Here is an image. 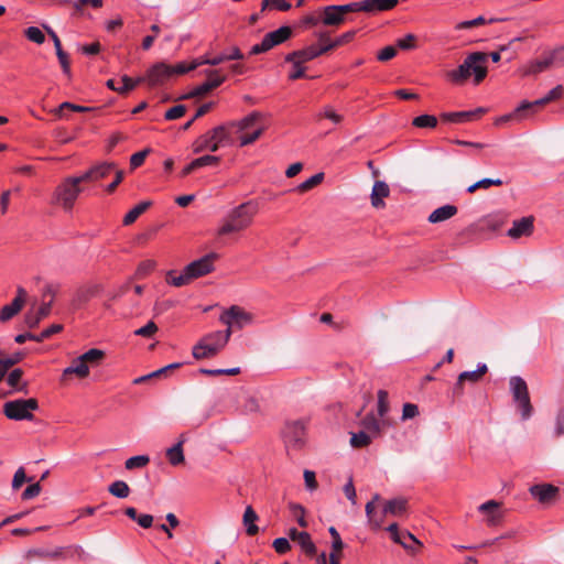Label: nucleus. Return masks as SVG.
Wrapping results in <instances>:
<instances>
[{"label":"nucleus","instance_id":"nucleus-61","mask_svg":"<svg viewBox=\"0 0 564 564\" xmlns=\"http://www.w3.org/2000/svg\"><path fill=\"white\" fill-rule=\"evenodd\" d=\"M155 267V262L153 260H145L139 264L135 271L137 278H143L148 275Z\"/></svg>","mask_w":564,"mask_h":564},{"label":"nucleus","instance_id":"nucleus-58","mask_svg":"<svg viewBox=\"0 0 564 564\" xmlns=\"http://www.w3.org/2000/svg\"><path fill=\"white\" fill-rule=\"evenodd\" d=\"M328 532H329L330 536L333 538V541H332L333 552L332 553L337 554V552L343 550L344 542L335 527H330L328 529Z\"/></svg>","mask_w":564,"mask_h":564},{"label":"nucleus","instance_id":"nucleus-59","mask_svg":"<svg viewBox=\"0 0 564 564\" xmlns=\"http://www.w3.org/2000/svg\"><path fill=\"white\" fill-rule=\"evenodd\" d=\"M355 34L356 31H348L346 33H343L340 36H338L336 40L328 44V51L350 42L354 39Z\"/></svg>","mask_w":564,"mask_h":564},{"label":"nucleus","instance_id":"nucleus-8","mask_svg":"<svg viewBox=\"0 0 564 564\" xmlns=\"http://www.w3.org/2000/svg\"><path fill=\"white\" fill-rule=\"evenodd\" d=\"M217 335V332H213L205 335L193 347V357L195 359H205L217 355L226 346L225 343H220V338Z\"/></svg>","mask_w":564,"mask_h":564},{"label":"nucleus","instance_id":"nucleus-4","mask_svg":"<svg viewBox=\"0 0 564 564\" xmlns=\"http://www.w3.org/2000/svg\"><path fill=\"white\" fill-rule=\"evenodd\" d=\"M82 183L84 182L79 175L63 178L52 194L51 204L61 207L66 213L72 212L77 198L84 192Z\"/></svg>","mask_w":564,"mask_h":564},{"label":"nucleus","instance_id":"nucleus-46","mask_svg":"<svg viewBox=\"0 0 564 564\" xmlns=\"http://www.w3.org/2000/svg\"><path fill=\"white\" fill-rule=\"evenodd\" d=\"M324 180V173H316L306 181L302 182L297 187L296 191L304 193L313 187L317 186L322 181Z\"/></svg>","mask_w":564,"mask_h":564},{"label":"nucleus","instance_id":"nucleus-28","mask_svg":"<svg viewBox=\"0 0 564 564\" xmlns=\"http://www.w3.org/2000/svg\"><path fill=\"white\" fill-rule=\"evenodd\" d=\"M387 531L391 534V539L401 544L404 549H410L409 544L404 541V539L411 540L414 544L421 545V542L410 532L405 531L403 533L399 532V528L397 523H392L387 528Z\"/></svg>","mask_w":564,"mask_h":564},{"label":"nucleus","instance_id":"nucleus-29","mask_svg":"<svg viewBox=\"0 0 564 564\" xmlns=\"http://www.w3.org/2000/svg\"><path fill=\"white\" fill-rule=\"evenodd\" d=\"M408 501L404 498L388 500L382 509V517L386 514L402 516L406 511Z\"/></svg>","mask_w":564,"mask_h":564},{"label":"nucleus","instance_id":"nucleus-3","mask_svg":"<svg viewBox=\"0 0 564 564\" xmlns=\"http://www.w3.org/2000/svg\"><path fill=\"white\" fill-rule=\"evenodd\" d=\"M234 143V133L229 123L220 124L199 135L193 142V152L196 154L205 151L216 152L219 148L230 147Z\"/></svg>","mask_w":564,"mask_h":564},{"label":"nucleus","instance_id":"nucleus-57","mask_svg":"<svg viewBox=\"0 0 564 564\" xmlns=\"http://www.w3.org/2000/svg\"><path fill=\"white\" fill-rule=\"evenodd\" d=\"M63 329L61 324H53L50 327L42 330L40 334L35 335V341H43L44 339L51 337L54 334L59 333Z\"/></svg>","mask_w":564,"mask_h":564},{"label":"nucleus","instance_id":"nucleus-44","mask_svg":"<svg viewBox=\"0 0 564 564\" xmlns=\"http://www.w3.org/2000/svg\"><path fill=\"white\" fill-rule=\"evenodd\" d=\"M498 21H503V19L492 18V19H489L487 21L484 17L479 15V17L473 19V20L463 21V22L458 23L456 25V29L457 30L470 29L473 26L481 25V24H485V23H494V22H498Z\"/></svg>","mask_w":564,"mask_h":564},{"label":"nucleus","instance_id":"nucleus-5","mask_svg":"<svg viewBox=\"0 0 564 564\" xmlns=\"http://www.w3.org/2000/svg\"><path fill=\"white\" fill-rule=\"evenodd\" d=\"M105 358V351L97 348H91L83 355L76 357L70 366L63 370V377L76 375L78 378H87L90 372V367H97Z\"/></svg>","mask_w":564,"mask_h":564},{"label":"nucleus","instance_id":"nucleus-38","mask_svg":"<svg viewBox=\"0 0 564 564\" xmlns=\"http://www.w3.org/2000/svg\"><path fill=\"white\" fill-rule=\"evenodd\" d=\"M441 118L447 122L460 123L474 118V111L444 112Z\"/></svg>","mask_w":564,"mask_h":564},{"label":"nucleus","instance_id":"nucleus-33","mask_svg":"<svg viewBox=\"0 0 564 564\" xmlns=\"http://www.w3.org/2000/svg\"><path fill=\"white\" fill-rule=\"evenodd\" d=\"M258 520V514L252 509L251 506H248L245 509L242 522L246 527V532L248 535L253 536L259 532V528L256 525V521Z\"/></svg>","mask_w":564,"mask_h":564},{"label":"nucleus","instance_id":"nucleus-23","mask_svg":"<svg viewBox=\"0 0 564 564\" xmlns=\"http://www.w3.org/2000/svg\"><path fill=\"white\" fill-rule=\"evenodd\" d=\"M262 118H263V115L261 112L253 111V112L249 113L248 116H246L245 118H242L241 120L231 121L228 123H229L231 130H234L236 128L237 132H242V131H246L249 129H256L258 126H261L260 120Z\"/></svg>","mask_w":564,"mask_h":564},{"label":"nucleus","instance_id":"nucleus-43","mask_svg":"<svg viewBox=\"0 0 564 564\" xmlns=\"http://www.w3.org/2000/svg\"><path fill=\"white\" fill-rule=\"evenodd\" d=\"M295 542L299 543V545L306 554L314 555L316 553V546L307 532L302 531L301 534L299 535V540H296Z\"/></svg>","mask_w":564,"mask_h":564},{"label":"nucleus","instance_id":"nucleus-37","mask_svg":"<svg viewBox=\"0 0 564 564\" xmlns=\"http://www.w3.org/2000/svg\"><path fill=\"white\" fill-rule=\"evenodd\" d=\"M166 282L173 286L181 288L184 285H187L192 282L189 275L187 274V271L185 268L183 269L182 273L176 275L174 270H170L166 273Z\"/></svg>","mask_w":564,"mask_h":564},{"label":"nucleus","instance_id":"nucleus-62","mask_svg":"<svg viewBox=\"0 0 564 564\" xmlns=\"http://www.w3.org/2000/svg\"><path fill=\"white\" fill-rule=\"evenodd\" d=\"M150 150L149 149H145V150H142V151H139L134 154L131 155L130 158V166L131 169H137L139 166H141L147 158V155L149 154Z\"/></svg>","mask_w":564,"mask_h":564},{"label":"nucleus","instance_id":"nucleus-53","mask_svg":"<svg viewBox=\"0 0 564 564\" xmlns=\"http://www.w3.org/2000/svg\"><path fill=\"white\" fill-rule=\"evenodd\" d=\"M24 33L28 40L36 44H42L45 41L44 33L37 26H29Z\"/></svg>","mask_w":564,"mask_h":564},{"label":"nucleus","instance_id":"nucleus-56","mask_svg":"<svg viewBox=\"0 0 564 564\" xmlns=\"http://www.w3.org/2000/svg\"><path fill=\"white\" fill-rule=\"evenodd\" d=\"M158 332V326L154 322L150 321L147 325L134 330L135 336H141L145 338L152 337Z\"/></svg>","mask_w":564,"mask_h":564},{"label":"nucleus","instance_id":"nucleus-36","mask_svg":"<svg viewBox=\"0 0 564 564\" xmlns=\"http://www.w3.org/2000/svg\"><path fill=\"white\" fill-rule=\"evenodd\" d=\"M23 305L21 304V299H14L10 304L4 305L0 311V322L4 323L11 319L14 315H17Z\"/></svg>","mask_w":564,"mask_h":564},{"label":"nucleus","instance_id":"nucleus-21","mask_svg":"<svg viewBox=\"0 0 564 564\" xmlns=\"http://www.w3.org/2000/svg\"><path fill=\"white\" fill-rule=\"evenodd\" d=\"M564 88L562 85L555 86L551 89L544 97L536 99L534 101H523L520 106L517 107V111H523L525 109H530L534 106H543L553 100H557L563 96Z\"/></svg>","mask_w":564,"mask_h":564},{"label":"nucleus","instance_id":"nucleus-31","mask_svg":"<svg viewBox=\"0 0 564 564\" xmlns=\"http://www.w3.org/2000/svg\"><path fill=\"white\" fill-rule=\"evenodd\" d=\"M185 442L184 435H181L180 441L172 447L166 449V457L171 465L177 466L184 463L185 457L183 453V444Z\"/></svg>","mask_w":564,"mask_h":564},{"label":"nucleus","instance_id":"nucleus-41","mask_svg":"<svg viewBox=\"0 0 564 564\" xmlns=\"http://www.w3.org/2000/svg\"><path fill=\"white\" fill-rule=\"evenodd\" d=\"M375 508H376V505H373V501L367 502V505L365 507L366 516L368 518V523L373 529H379L382 525V523H383V517L382 516L378 517L375 513Z\"/></svg>","mask_w":564,"mask_h":564},{"label":"nucleus","instance_id":"nucleus-45","mask_svg":"<svg viewBox=\"0 0 564 564\" xmlns=\"http://www.w3.org/2000/svg\"><path fill=\"white\" fill-rule=\"evenodd\" d=\"M412 124L417 128H435L437 118L432 115H421L413 119Z\"/></svg>","mask_w":564,"mask_h":564},{"label":"nucleus","instance_id":"nucleus-52","mask_svg":"<svg viewBox=\"0 0 564 564\" xmlns=\"http://www.w3.org/2000/svg\"><path fill=\"white\" fill-rule=\"evenodd\" d=\"M319 118H326L330 120L335 124H339L343 121V116L337 113L335 109L332 106H325L323 107L321 113L318 115Z\"/></svg>","mask_w":564,"mask_h":564},{"label":"nucleus","instance_id":"nucleus-9","mask_svg":"<svg viewBox=\"0 0 564 564\" xmlns=\"http://www.w3.org/2000/svg\"><path fill=\"white\" fill-rule=\"evenodd\" d=\"M292 29L290 26H281L275 31L269 32L264 35L261 43L251 47L250 54L257 55L270 51L272 47L285 42L290 39Z\"/></svg>","mask_w":564,"mask_h":564},{"label":"nucleus","instance_id":"nucleus-32","mask_svg":"<svg viewBox=\"0 0 564 564\" xmlns=\"http://www.w3.org/2000/svg\"><path fill=\"white\" fill-rule=\"evenodd\" d=\"M345 21V17L338 10L337 6H327L323 9V23L325 25H339Z\"/></svg>","mask_w":564,"mask_h":564},{"label":"nucleus","instance_id":"nucleus-12","mask_svg":"<svg viewBox=\"0 0 564 564\" xmlns=\"http://www.w3.org/2000/svg\"><path fill=\"white\" fill-rule=\"evenodd\" d=\"M564 65V46L555 50L550 55L531 62L524 70V75H535L547 69L551 65Z\"/></svg>","mask_w":564,"mask_h":564},{"label":"nucleus","instance_id":"nucleus-13","mask_svg":"<svg viewBox=\"0 0 564 564\" xmlns=\"http://www.w3.org/2000/svg\"><path fill=\"white\" fill-rule=\"evenodd\" d=\"M284 441L288 447L301 448L305 442V425L302 421L286 423L283 430Z\"/></svg>","mask_w":564,"mask_h":564},{"label":"nucleus","instance_id":"nucleus-11","mask_svg":"<svg viewBox=\"0 0 564 564\" xmlns=\"http://www.w3.org/2000/svg\"><path fill=\"white\" fill-rule=\"evenodd\" d=\"M219 321L229 326L241 329L248 325H251L254 317L251 313L245 311L238 305H231L228 310L224 311L219 316Z\"/></svg>","mask_w":564,"mask_h":564},{"label":"nucleus","instance_id":"nucleus-15","mask_svg":"<svg viewBox=\"0 0 564 564\" xmlns=\"http://www.w3.org/2000/svg\"><path fill=\"white\" fill-rule=\"evenodd\" d=\"M170 77H172V66L161 62V63L154 64L148 70L147 76L144 77V80H148V83L151 86H156V85L163 84Z\"/></svg>","mask_w":564,"mask_h":564},{"label":"nucleus","instance_id":"nucleus-25","mask_svg":"<svg viewBox=\"0 0 564 564\" xmlns=\"http://www.w3.org/2000/svg\"><path fill=\"white\" fill-rule=\"evenodd\" d=\"M390 194L389 186L383 181H377L373 184L372 192H371V205L375 208H381L384 206L383 198L388 197Z\"/></svg>","mask_w":564,"mask_h":564},{"label":"nucleus","instance_id":"nucleus-51","mask_svg":"<svg viewBox=\"0 0 564 564\" xmlns=\"http://www.w3.org/2000/svg\"><path fill=\"white\" fill-rule=\"evenodd\" d=\"M220 161V158L217 155L206 154L193 160V165H195L196 170L207 166V165H216Z\"/></svg>","mask_w":564,"mask_h":564},{"label":"nucleus","instance_id":"nucleus-20","mask_svg":"<svg viewBox=\"0 0 564 564\" xmlns=\"http://www.w3.org/2000/svg\"><path fill=\"white\" fill-rule=\"evenodd\" d=\"M488 368L486 364H478L477 369L473 371H464L459 373L457 382L454 386V393H463V383L465 381L478 382L481 377L487 372Z\"/></svg>","mask_w":564,"mask_h":564},{"label":"nucleus","instance_id":"nucleus-6","mask_svg":"<svg viewBox=\"0 0 564 564\" xmlns=\"http://www.w3.org/2000/svg\"><path fill=\"white\" fill-rule=\"evenodd\" d=\"M510 392L514 403L520 410L522 420H529L532 415L533 408L530 401L527 382L519 376H513L509 380Z\"/></svg>","mask_w":564,"mask_h":564},{"label":"nucleus","instance_id":"nucleus-2","mask_svg":"<svg viewBox=\"0 0 564 564\" xmlns=\"http://www.w3.org/2000/svg\"><path fill=\"white\" fill-rule=\"evenodd\" d=\"M487 59L486 53L474 52L456 69L447 72L446 77L454 84H462L474 75L475 83L479 84L487 75Z\"/></svg>","mask_w":564,"mask_h":564},{"label":"nucleus","instance_id":"nucleus-63","mask_svg":"<svg viewBox=\"0 0 564 564\" xmlns=\"http://www.w3.org/2000/svg\"><path fill=\"white\" fill-rule=\"evenodd\" d=\"M24 358V352L18 351L7 358H0V361L3 364L8 370L14 365L19 364Z\"/></svg>","mask_w":564,"mask_h":564},{"label":"nucleus","instance_id":"nucleus-10","mask_svg":"<svg viewBox=\"0 0 564 564\" xmlns=\"http://www.w3.org/2000/svg\"><path fill=\"white\" fill-rule=\"evenodd\" d=\"M83 552L80 546H55V547H36L29 550L26 553L28 558H48V560H65L74 553Z\"/></svg>","mask_w":564,"mask_h":564},{"label":"nucleus","instance_id":"nucleus-55","mask_svg":"<svg viewBox=\"0 0 564 564\" xmlns=\"http://www.w3.org/2000/svg\"><path fill=\"white\" fill-rule=\"evenodd\" d=\"M378 414L383 417L389 411L388 392L386 390L378 391Z\"/></svg>","mask_w":564,"mask_h":564},{"label":"nucleus","instance_id":"nucleus-26","mask_svg":"<svg viewBox=\"0 0 564 564\" xmlns=\"http://www.w3.org/2000/svg\"><path fill=\"white\" fill-rule=\"evenodd\" d=\"M457 212L458 209L455 205L447 204L433 210L427 219L431 224L443 223L454 217L457 214Z\"/></svg>","mask_w":564,"mask_h":564},{"label":"nucleus","instance_id":"nucleus-19","mask_svg":"<svg viewBox=\"0 0 564 564\" xmlns=\"http://www.w3.org/2000/svg\"><path fill=\"white\" fill-rule=\"evenodd\" d=\"M533 217H522L512 223V226L508 229L507 235L512 239H519L521 237H529L533 232Z\"/></svg>","mask_w":564,"mask_h":564},{"label":"nucleus","instance_id":"nucleus-1","mask_svg":"<svg viewBox=\"0 0 564 564\" xmlns=\"http://www.w3.org/2000/svg\"><path fill=\"white\" fill-rule=\"evenodd\" d=\"M258 209L259 205L256 200H248L234 207L221 219L217 235L229 236L247 229L252 224Z\"/></svg>","mask_w":564,"mask_h":564},{"label":"nucleus","instance_id":"nucleus-18","mask_svg":"<svg viewBox=\"0 0 564 564\" xmlns=\"http://www.w3.org/2000/svg\"><path fill=\"white\" fill-rule=\"evenodd\" d=\"M328 52V47L326 46H316L311 45L303 50L294 51L285 56V61H297L300 63H305L312 61L319 55Z\"/></svg>","mask_w":564,"mask_h":564},{"label":"nucleus","instance_id":"nucleus-40","mask_svg":"<svg viewBox=\"0 0 564 564\" xmlns=\"http://www.w3.org/2000/svg\"><path fill=\"white\" fill-rule=\"evenodd\" d=\"M362 426L365 432L369 433L372 437H377L380 434V423L373 414H368L362 420Z\"/></svg>","mask_w":564,"mask_h":564},{"label":"nucleus","instance_id":"nucleus-39","mask_svg":"<svg viewBox=\"0 0 564 564\" xmlns=\"http://www.w3.org/2000/svg\"><path fill=\"white\" fill-rule=\"evenodd\" d=\"M108 491L120 499L127 498L130 494V488L128 484L123 480H116L109 487Z\"/></svg>","mask_w":564,"mask_h":564},{"label":"nucleus","instance_id":"nucleus-50","mask_svg":"<svg viewBox=\"0 0 564 564\" xmlns=\"http://www.w3.org/2000/svg\"><path fill=\"white\" fill-rule=\"evenodd\" d=\"M265 130L264 126H258L256 129L252 130L251 133H247L241 135L240 138V147H246L251 143H253L256 140H258L263 131Z\"/></svg>","mask_w":564,"mask_h":564},{"label":"nucleus","instance_id":"nucleus-7","mask_svg":"<svg viewBox=\"0 0 564 564\" xmlns=\"http://www.w3.org/2000/svg\"><path fill=\"white\" fill-rule=\"evenodd\" d=\"M39 403L36 399H18L9 401L4 404L3 412L10 420L22 421L33 420L32 411L37 410Z\"/></svg>","mask_w":564,"mask_h":564},{"label":"nucleus","instance_id":"nucleus-60","mask_svg":"<svg viewBox=\"0 0 564 564\" xmlns=\"http://www.w3.org/2000/svg\"><path fill=\"white\" fill-rule=\"evenodd\" d=\"M186 112V107L184 105H176L170 108L165 115V120H175L181 118Z\"/></svg>","mask_w":564,"mask_h":564},{"label":"nucleus","instance_id":"nucleus-24","mask_svg":"<svg viewBox=\"0 0 564 564\" xmlns=\"http://www.w3.org/2000/svg\"><path fill=\"white\" fill-rule=\"evenodd\" d=\"M53 300H50L47 303H43L36 312H29L25 315V324L30 328L36 327L40 322L47 317L51 314Z\"/></svg>","mask_w":564,"mask_h":564},{"label":"nucleus","instance_id":"nucleus-48","mask_svg":"<svg viewBox=\"0 0 564 564\" xmlns=\"http://www.w3.org/2000/svg\"><path fill=\"white\" fill-rule=\"evenodd\" d=\"M149 462H150V457L148 455L132 456L126 460L124 467L129 470L134 469V468H142L145 465H148Z\"/></svg>","mask_w":564,"mask_h":564},{"label":"nucleus","instance_id":"nucleus-30","mask_svg":"<svg viewBox=\"0 0 564 564\" xmlns=\"http://www.w3.org/2000/svg\"><path fill=\"white\" fill-rule=\"evenodd\" d=\"M499 502L496 500H488L478 507V511L488 513L487 522L489 525H496L500 521V513L497 511Z\"/></svg>","mask_w":564,"mask_h":564},{"label":"nucleus","instance_id":"nucleus-47","mask_svg":"<svg viewBox=\"0 0 564 564\" xmlns=\"http://www.w3.org/2000/svg\"><path fill=\"white\" fill-rule=\"evenodd\" d=\"M492 185H496V186H500L502 185V180L500 178H482L474 184H471L470 186L467 187V192L468 193H474L476 192L478 188H488Z\"/></svg>","mask_w":564,"mask_h":564},{"label":"nucleus","instance_id":"nucleus-22","mask_svg":"<svg viewBox=\"0 0 564 564\" xmlns=\"http://www.w3.org/2000/svg\"><path fill=\"white\" fill-rule=\"evenodd\" d=\"M557 492V487L549 484L534 485L530 488L532 497L542 503H549L552 501L556 497Z\"/></svg>","mask_w":564,"mask_h":564},{"label":"nucleus","instance_id":"nucleus-16","mask_svg":"<svg viewBox=\"0 0 564 564\" xmlns=\"http://www.w3.org/2000/svg\"><path fill=\"white\" fill-rule=\"evenodd\" d=\"M116 167L115 163L101 162L79 174L83 182H97L108 176Z\"/></svg>","mask_w":564,"mask_h":564},{"label":"nucleus","instance_id":"nucleus-17","mask_svg":"<svg viewBox=\"0 0 564 564\" xmlns=\"http://www.w3.org/2000/svg\"><path fill=\"white\" fill-rule=\"evenodd\" d=\"M206 76L208 79L203 83L202 85L197 86L189 96H203L207 93H209L212 89L217 88L220 86L226 77L220 75L218 70L215 69H207L205 70Z\"/></svg>","mask_w":564,"mask_h":564},{"label":"nucleus","instance_id":"nucleus-42","mask_svg":"<svg viewBox=\"0 0 564 564\" xmlns=\"http://www.w3.org/2000/svg\"><path fill=\"white\" fill-rule=\"evenodd\" d=\"M372 438L373 437L365 431L351 433L350 445L352 447H366L371 443Z\"/></svg>","mask_w":564,"mask_h":564},{"label":"nucleus","instance_id":"nucleus-14","mask_svg":"<svg viewBox=\"0 0 564 564\" xmlns=\"http://www.w3.org/2000/svg\"><path fill=\"white\" fill-rule=\"evenodd\" d=\"M216 258L215 253L206 254L185 267L187 274L191 280L198 279L210 273L214 270V259Z\"/></svg>","mask_w":564,"mask_h":564},{"label":"nucleus","instance_id":"nucleus-27","mask_svg":"<svg viewBox=\"0 0 564 564\" xmlns=\"http://www.w3.org/2000/svg\"><path fill=\"white\" fill-rule=\"evenodd\" d=\"M364 12L373 13L377 11H388L398 4V0H362Z\"/></svg>","mask_w":564,"mask_h":564},{"label":"nucleus","instance_id":"nucleus-49","mask_svg":"<svg viewBox=\"0 0 564 564\" xmlns=\"http://www.w3.org/2000/svg\"><path fill=\"white\" fill-rule=\"evenodd\" d=\"M121 80H122V86H120L118 88V93L123 95V94H127V93L131 91L132 89H134L137 87V85H139L140 83H142L144 80V77H138L137 79H132L129 76L124 75V76H122Z\"/></svg>","mask_w":564,"mask_h":564},{"label":"nucleus","instance_id":"nucleus-64","mask_svg":"<svg viewBox=\"0 0 564 564\" xmlns=\"http://www.w3.org/2000/svg\"><path fill=\"white\" fill-rule=\"evenodd\" d=\"M419 414V408L414 403H405L402 409V421L415 417Z\"/></svg>","mask_w":564,"mask_h":564},{"label":"nucleus","instance_id":"nucleus-34","mask_svg":"<svg viewBox=\"0 0 564 564\" xmlns=\"http://www.w3.org/2000/svg\"><path fill=\"white\" fill-rule=\"evenodd\" d=\"M22 376L23 370L15 368L8 375L7 382L15 391L28 393V382L20 383Z\"/></svg>","mask_w":564,"mask_h":564},{"label":"nucleus","instance_id":"nucleus-35","mask_svg":"<svg viewBox=\"0 0 564 564\" xmlns=\"http://www.w3.org/2000/svg\"><path fill=\"white\" fill-rule=\"evenodd\" d=\"M151 205V200H144L135 205L124 215L123 225L129 226L133 224Z\"/></svg>","mask_w":564,"mask_h":564},{"label":"nucleus","instance_id":"nucleus-54","mask_svg":"<svg viewBox=\"0 0 564 564\" xmlns=\"http://www.w3.org/2000/svg\"><path fill=\"white\" fill-rule=\"evenodd\" d=\"M290 510L292 511L294 518L296 519L297 523L302 528L307 527V521L305 520V510L304 508L299 503H290Z\"/></svg>","mask_w":564,"mask_h":564}]
</instances>
